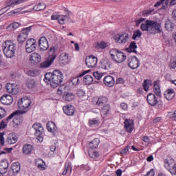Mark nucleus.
I'll return each mask as SVG.
<instances>
[{
    "mask_svg": "<svg viewBox=\"0 0 176 176\" xmlns=\"http://www.w3.org/2000/svg\"><path fill=\"white\" fill-rule=\"evenodd\" d=\"M142 31H146L148 34L151 35H156V34H161L163 29H162V24L157 21L152 20H146L145 21V18H140L135 20L136 27H140Z\"/></svg>",
    "mask_w": 176,
    "mask_h": 176,
    "instance_id": "1",
    "label": "nucleus"
},
{
    "mask_svg": "<svg viewBox=\"0 0 176 176\" xmlns=\"http://www.w3.org/2000/svg\"><path fill=\"white\" fill-rule=\"evenodd\" d=\"M64 80V74L59 70H54L53 73H46L45 74L44 82L50 85L54 89L58 87Z\"/></svg>",
    "mask_w": 176,
    "mask_h": 176,
    "instance_id": "2",
    "label": "nucleus"
},
{
    "mask_svg": "<svg viewBox=\"0 0 176 176\" xmlns=\"http://www.w3.org/2000/svg\"><path fill=\"white\" fill-rule=\"evenodd\" d=\"M24 113H27L26 111L16 110L11 113L7 118V122H10L12 119L13 123V127L17 128L19 126H21V119L20 115H24Z\"/></svg>",
    "mask_w": 176,
    "mask_h": 176,
    "instance_id": "3",
    "label": "nucleus"
},
{
    "mask_svg": "<svg viewBox=\"0 0 176 176\" xmlns=\"http://www.w3.org/2000/svg\"><path fill=\"white\" fill-rule=\"evenodd\" d=\"M3 54L8 58L14 57V54L16 53V45L10 41H6L3 45Z\"/></svg>",
    "mask_w": 176,
    "mask_h": 176,
    "instance_id": "4",
    "label": "nucleus"
},
{
    "mask_svg": "<svg viewBox=\"0 0 176 176\" xmlns=\"http://www.w3.org/2000/svg\"><path fill=\"white\" fill-rule=\"evenodd\" d=\"M109 54L112 60L119 64L123 63L127 58L126 54L119 51L118 49H112L109 52Z\"/></svg>",
    "mask_w": 176,
    "mask_h": 176,
    "instance_id": "5",
    "label": "nucleus"
},
{
    "mask_svg": "<svg viewBox=\"0 0 176 176\" xmlns=\"http://www.w3.org/2000/svg\"><path fill=\"white\" fill-rule=\"evenodd\" d=\"M32 129L35 130L34 135L36 138V140L38 141V142H42L43 141V126H42V124L39 122H36L32 125Z\"/></svg>",
    "mask_w": 176,
    "mask_h": 176,
    "instance_id": "6",
    "label": "nucleus"
},
{
    "mask_svg": "<svg viewBox=\"0 0 176 176\" xmlns=\"http://www.w3.org/2000/svg\"><path fill=\"white\" fill-rule=\"evenodd\" d=\"M98 145H100V139L95 138L91 142H88L87 144V146L88 148V154L91 155H97V151L94 149H97L98 148Z\"/></svg>",
    "mask_w": 176,
    "mask_h": 176,
    "instance_id": "7",
    "label": "nucleus"
},
{
    "mask_svg": "<svg viewBox=\"0 0 176 176\" xmlns=\"http://www.w3.org/2000/svg\"><path fill=\"white\" fill-rule=\"evenodd\" d=\"M113 39L116 43H118L119 45H124L129 42V39H130V38L128 33L124 32L116 34L113 36Z\"/></svg>",
    "mask_w": 176,
    "mask_h": 176,
    "instance_id": "8",
    "label": "nucleus"
},
{
    "mask_svg": "<svg viewBox=\"0 0 176 176\" xmlns=\"http://www.w3.org/2000/svg\"><path fill=\"white\" fill-rule=\"evenodd\" d=\"M26 53H32L36 50V40L34 38H29L25 44Z\"/></svg>",
    "mask_w": 176,
    "mask_h": 176,
    "instance_id": "9",
    "label": "nucleus"
},
{
    "mask_svg": "<svg viewBox=\"0 0 176 176\" xmlns=\"http://www.w3.org/2000/svg\"><path fill=\"white\" fill-rule=\"evenodd\" d=\"M128 65L131 69H137L141 65V62L140 59L136 56H131L128 58Z\"/></svg>",
    "mask_w": 176,
    "mask_h": 176,
    "instance_id": "10",
    "label": "nucleus"
},
{
    "mask_svg": "<svg viewBox=\"0 0 176 176\" xmlns=\"http://www.w3.org/2000/svg\"><path fill=\"white\" fill-rule=\"evenodd\" d=\"M32 102H31V99H30V98L24 97L19 100L18 107L19 109H28Z\"/></svg>",
    "mask_w": 176,
    "mask_h": 176,
    "instance_id": "11",
    "label": "nucleus"
},
{
    "mask_svg": "<svg viewBox=\"0 0 176 176\" xmlns=\"http://www.w3.org/2000/svg\"><path fill=\"white\" fill-rule=\"evenodd\" d=\"M98 61V59L97 57L93 55L87 56L85 60L86 65L88 67V68H96Z\"/></svg>",
    "mask_w": 176,
    "mask_h": 176,
    "instance_id": "12",
    "label": "nucleus"
},
{
    "mask_svg": "<svg viewBox=\"0 0 176 176\" xmlns=\"http://www.w3.org/2000/svg\"><path fill=\"white\" fill-rule=\"evenodd\" d=\"M24 2H28V0H7L6 1V7L3 9H7L9 10L10 7L12 6H17V5H21V3H24Z\"/></svg>",
    "mask_w": 176,
    "mask_h": 176,
    "instance_id": "13",
    "label": "nucleus"
},
{
    "mask_svg": "<svg viewBox=\"0 0 176 176\" xmlns=\"http://www.w3.org/2000/svg\"><path fill=\"white\" fill-rule=\"evenodd\" d=\"M38 46L40 47V50L45 52L49 49V42L47 41V38L46 37L43 36L38 40Z\"/></svg>",
    "mask_w": 176,
    "mask_h": 176,
    "instance_id": "14",
    "label": "nucleus"
},
{
    "mask_svg": "<svg viewBox=\"0 0 176 176\" xmlns=\"http://www.w3.org/2000/svg\"><path fill=\"white\" fill-rule=\"evenodd\" d=\"M6 87L8 93H10V94H17L19 93V87L16 84L8 82Z\"/></svg>",
    "mask_w": 176,
    "mask_h": 176,
    "instance_id": "15",
    "label": "nucleus"
},
{
    "mask_svg": "<svg viewBox=\"0 0 176 176\" xmlns=\"http://www.w3.org/2000/svg\"><path fill=\"white\" fill-rule=\"evenodd\" d=\"M0 102L3 105H10L13 102V97L8 94H4L0 98Z\"/></svg>",
    "mask_w": 176,
    "mask_h": 176,
    "instance_id": "16",
    "label": "nucleus"
},
{
    "mask_svg": "<svg viewBox=\"0 0 176 176\" xmlns=\"http://www.w3.org/2000/svg\"><path fill=\"white\" fill-rule=\"evenodd\" d=\"M146 100L148 104H149V105H151V107H155V105H156L157 102H159V101L157 100V97H156V95L152 93L148 94L147 95Z\"/></svg>",
    "mask_w": 176,
    "mask_h": 176,
    "instance_id": "17",
    "label": "nucleus"
},
{
    "mask_svg": "<svg viewBox=\"0 0 176 176\" xmlns=\"http://www.w3.org/2000/svg\"><path fill=\"white\" fill-rule=\"evenodd\" d=\"M64 113L67 116H74L75 115V107L71 104H67L63 107Z\"/></svg>",
    "mask_w": 176,
    "mask_h": 176,
    "instance_id": "18",
    "label": "nucleus"
},
{
    "mask_svg": "<svg viewBox=\"0 0 176 176\" xmlns=\"http://www.w3.org/2000/svg\"><path fill=\"white\" fill-rule=\"evenodd\" d=\"M41 60L42 56L41 54L36 52L31 54L30 56V61L32 63V64H38V63H41Z\"/></svg>",
    "mask_w": 176,
    "mask_h": 176,
    "instance_id": "19",
    "label": "nucleus"
},
{
    "mask_svg": "<svg viewBox=\"0 0 176 176\" xmlns=\"http://www.w3.org/2000/svg\"><path fill=\"white\" fill-rule=\"evenodd\" d=\"M103 83L108 87H112L115 85V78L112 76H106L104 78Z\"/></svg>",
    "mask_w": 176,
    "mask_h": 176,
    "instance_id": "20",
    "label": "nucleus"
},
{
    "mask_svg": "<svg viewBox=\"0 0 176 176\" xmlns=\"http://www.w3.org/2000/svg\"><path fill=\"white\" fill-rule=\"evenodd\" d=\"M18 140L19 136H17V134L16 133H10V134H8V136L7 138V142L8 144H10V145H12L13 144H16Z\"/></svg>",
    "mask_w": 176,
    "mask_h": 176,
    "instance_id": "21",
    "label": "nucleus"
},
{
    "mask_svg": "<svg viewBox=\"0 0 176 176\" xmlns=\"http://www.w3.org/2000/svg\"><path fill=\"white\" fill-rule=\"evenodd\" d=\"M124 124L127 133H133V129L134 127V121L133 120H125Z\"/></svg>",
    "mask_w": 176,
    "mask_h": 176,
    "instance_id": "22",
    "label": "nucleus"
},
{
    "mask_svg": "<svg viewBox=\"0 0 176 176\" xmlns=\"http://www.w3.org/2000/svg\"><path fill=\"white\" fill-rule=\"evenodd\" d=\"M9 168V162L8 160H4L0 162V173L6 174L8 173V169Z\"/></svg>",
    "mask_w": 176,
    "mask_h": 176,
    "instance_id": "23",
    "label": "nucleus"
},
{
    "mask_svg": "<svg viewBox=\"0 0 176 176\" xmlns=\"http://www.w3.org/2000/svg\"><path fill=\"white\" fill-rule=\"evenodd\" d=\"M153 91L155 93L156 96L160 97L162 96V91L160 90V81L155 80L153 82Z\"/></svg>",
    "mask_w": 176,
    "mask_h": 176,
    "instance_id": "24",
    "label": "nucleus"
},
{
    "mask_svg": "<svg viewBox=\"0 0 176 176\" xmlns=\"http://www.w3.org/2000/svg\"><path fill=\"white\" fill-rule=\"evenodd\" d=\"M110 109H111V107L109 106V104H105L102 107L100 113L103 119H104V118H107V116L109 115Z\"/></svg>",
    "mask_w": 176,
    "mask_h": 176,
    "instance_id": "25",
    "label": "nucleus"
},
{
    "mask_svg": "<svg viewBox=\"0 0 176 176\" xmlns=\"http://www.w3.org/2000/svg\"><path fill=\"white\" fill-rule=\"evenodd\" d=\"M60 62L64 64L65 65L67 64H69V56L68 54L63 52L60 55L59 57Z\"/></svg>",
    "mask_w": 176,
    "mask_h": 176,
    "instance_id": "26",
    "label": "nucleus"
},
{
    "mask_svg": "<svg viewBox=\"0 0 176 176\" xmlns=\"http://www.w3.org/2000/svg\"><path fill=\"white\" fill-rule=\"evenodd\" d=\"M175 96V91L174 89H168L164 92V97L168 101H170V100H173L174 97Z\"/></svg>",
    "mask_w": 176,
    "mask_h": 176,
    "instance_id": "27",
    "label": "nucleus"
},
{
    "mask_svg": "<svg viewBox=\"0 0 176 176\" xmlns=\"http://www.w3.org/2000/svg\"><path fill=\"white\" fill-rule=\"evenodd\" d=\"M68 173H69V174H71V173H72V164L69 162H66L65 164V168H64V170L62 173V175H67V174H68Z\"/></svg>",
    "mask_w": 176,
    "mask_h": 176,
    "instance_id": "28",
    "label": "nucleus"
},
{
    "mask_svg": "<svg viewBox=\"0 0 176 176\" xmlns=\"http://www.w3.org/2000/svg\"><path fill=\"white\" fill-rule=\"evenodd\" d=\"M49 54L50 56L48 58L52 61H54L57 57V51H56V48L54 47H52L50 49Z\"/></svg>",
    "mask_w": 176,
    "mask_h": 176,
    "instance_id": "29",
    "label": "nucleus"
},
{
    "mask_svg": "<svg viewBox=\"0 0 176 176\" xmlns=\"http://www.w3.org/2000/svg\"><path fill=\"white\" fill-rule=\"evenodd\" d=\"M47 129L50 133H54L57 130L56 124L52 121L47 123Z\"/></svg>",
    "mask_w": 176,
    "mask_h": 176,
    "instance_id": "30",
    "label": "nucleus"
},
{
    "mask_svg": "<svg viewBox=\"0 0 176 176\" xmlns=\"http://www.w3.org/2000/svg\"><path fill=\"white\" fill-rule=\"evenodd\" d=\"M53 60H52V59H50L48 58V59H47L46 60H45L44 62H42L40 64V68H42L43 69H45L46 68H49V67H50V65H52V64H53Z\"/></svg>",
    "mask_w": 176,
    "mask_h": 176,
    "instance_id": "31",
    "label": "nucleus"
},
{
    "mask_svg": "<svg viewBox=\"0 0 176 176\" xmlns=\"http://www.w3.org/2000/svg\"><path fill=\"white\" fill-rule=\"evenodd\" d=\"M32 10H35V12H41V10H45L46 9V4L45 3H39L38 4L35 5Z\"/></svg>",
    "mask_w": 176,
    "mask_h": 176,
    "instance_id": "32",
    "label": "nucleus"
},
{
    "mask_svg": "<svg viewBox=\"0 0 176 176\" xmlns=\"http://www.w3.org/2000/svg\"><path fill=\"white\" fill-rule=\"evenodd\" d=\"M34 150V147L31 144H26L23 147V152L25 155H30Z\"/></svg>",
    "mask_w": 176,
    "mask_h": 176,
    "instance_id": "33",
    "label": "nucleus"
},
{
    "mask_svg": "<svg viewBox=\"0 0 176 176\" xmlns=\"http://www.w3.org/2000/svg\"><path fill=\"white\" fill-rule=\"evenodd\" d=\"M63 99L65 101H72V100L75 99V94L74 93H66L63 95Z\"/></svg>",
    "mask_w": 176,
    "mask_h": 176,
    "instance_id": "34",
    "label": "nucleus"
},
{
    "mask_svg": "<svg viewBox=\"0 0 176 176\" xmlns=\"http://www.w3.org/2000/svg\"><path fill=\"white\" fill-rule=\"evenodd\" d=\"M108 102V99L105 96H101L98 99V101L96 102V105L98 107H102L103 105H105Z\"/></svg>",
    "mask_w": 176,
    "mask_h": 176,
    "instance_id": "35",
    "label": "nucleus"
},
{
    "mask_svg": "<svg viewBox=\"0 0 176 176\" xmlns=\"http://www.w3.org/2000/svg\"><path fill=\"white\" fill-rule=\"evenodd\" d=\"M137 43L135 41H133L130 43L129 47L127 48V50L129 53H135L137 54Z\"/></svg>",
    "mask_w": 176,
    "mask_h": 176,
    "instance_id": "36",
    "label": "nucleus"
},
{
    "mask_svg": "<svg viewBox=\"0 0 176 176\" xmlns=\"http://www.w3.org/2000/svg\"><path fill=\"white\" fill-rule=\"evenodd\" d=\"M11 168L12 170L13 174H17V173L20 171L21 166H20V163L15 162L12 164Z\"/></svg>",
    "mask_w": 176,
    "mask_h": 176,
    "instance_id": "37",
    "label": "nucleus"
},
{
    "mask_svg": "<svg viewBox=\"0 0 176 176\" xmlns=\"http://www.w3.org/2000/svg\"><path fill=\"white\" fill-rule=\"evenodd\" d=\"M45 161L42 159H38L36 160V166L39 170H45Z\"/></svg>",
    "mask_w": 176,
    "mask_h": 176,
    "instance_id": "38",
    "label": "nucleus"
},
{
    "mask_svg": "<svg viewBox=\"0 0 176 176\" xmlns=\"http://www.w3.org/2000/svg\"><path fill=\"white\" fill-rule=\"evenodd\" d=\"M19 27L20 23H19L18 22H14L7 27V30L8 31H14V30H17V28H19Z\"/></svg>",
    "mask_w": 176,
    "mask_h": 176,
    "instance_id": "39",
    "label": "nucleus"
},
{
    "mask_svg": "<svg viewBox=\"0 0 176 176\" xmlns=\"http://www.w3.org/2000/svg\"><path fill=\"white\" fill-rule=\"evenodd\" d=\"M93 77L90 75H85L83 77V83L85 85H91L93 83Z\"/></svg>",
    "mask_w": 176,
    "mask_h": 176,
    "instance_id": "40",
    "label": "nucleus"
},
{
    "mask_svg": "<svg viewBox=\"0 0 176 176\" xmlns=\"http://www.w3.org/2000/svg\"><path fill=\"white\" fill-rule=\"evenodd\" d=\"M165 28L166 31H173V30H174V23L170 20L166 21L165 23Z\"/></svg>",
    "mask_w": 176,
    "mask_h": 176,
    "instance_id": "41",
    "label": "nucleus"
},
{
    "mask_svg": "<svg viewBox=\"0 0 176 176\" xmlns=\"http://www.w3.org/2000/svg\"><path fill=\"white\" fill-rule=\"evenodd\" d=\"M82 76H83V75H80L79 76L72 78L69 82L70 85H73V86H78V85L80 83V78H82Z\"/></svg>",
    "mask_w": 176,
    "mask_h": 176,
    "instance_id": "42",
    "label": "nucleus"
},
{
    "mask_svg": "<svg viewBox=\"0 0 176 176\" xmlns=\"http://www.w3.org/2000/svg\"><path fill=\"white\" fill-rule=\"evenodd\" d=\"M26 86L28 89H34V87H36V82L34 80L30 79L27 81Z\"/></svg>",
    "mask_w": 176,
    "mask_h": 176,
    "instance_id": "43",
    "label": "nucleus"
},
{
    "mask_svg": "<svg viewBox=\"0 0 176 176\" xmlns=\"http://www.w3.org/2000/svg\"><path fill=\"white\" fill-rule=\"evenodd\" d=\"M141 35H142V32H141V30H135L133 34L132 39H133L134 41L140 39L141 38Z\"/></svg>",
    "mask_w": 176,
    "mask_h": 176,
    "instance_id": "44",
    "label": "nucleus"
},
{
    "mask_svg": "<svg viewBox=\"0 0 176 176\" xmlns=\"http://www.w3.org/2000/svg\"><path fill=\"white\" fill-rule=\"evenodd\" d=\"M152 80H145L143 83V88L145 91H148L149 90V86H151Z\"/></svg>",
    "mask_w": 176,
    "mask_h": 176,
    "instance_id": "45",
    "label": "nucleus"
},
{
    "mask_svg": "<svg viewBox=\"0 0 176 176\" xmlns=\"http://www.w3.org/2000/svg\"><path fill=\"white\" fill-rule=\"evenodd\" d=\"M150 14H155V9L151 8L142 12V16H144V17H148Z\"/></svg>",
    "mask_w": 176,
    "mask_h": 176,
    "instance_id": "46",
    "label": "nucleus"
},
{
    "mask_svg": "<svg viewBox=\"0 0 176 176\" xmlns=\"http://www.w3.org/2000/svg\"><path fill=\"white\" fill-rule=\"evenodd\" d=\"M96 49H106L108 47V44L104 41H102L100 43H98L97 45H96Z\"/></svg>",
    "mask_w": 176,
    "mask_h": 176,
    "instance_id": "47",
    "label": "nucleus"
},
{
    "mask_svg": "<svg viewBox=\"0 0 176 176\" xmlns=\"http://www.w3.org/2000/svg\"><path fill=\"white\" fill-rule=\"evenodd\" d=\"M32 28V26L23 28L22 30V32L21 33L22 35H26V37L28 38V34L31 32V29Z\"/></svg>",
    "mask_w": 176,
    "mask_h": 176,
    "instance_id": "48",
    "label": "nucleus"
},
{
    "mask_svg": "<svg viewBox=\"0 0 176 176\" xmlns=\"http://www.w3.org/2000/svg\"><path fill=\"white\" fill-rule=\"evenodd\" d=\"M27 35L22 34L21 33L18 36V41L19 43H23L25 42V40L28 38Z\"/></svg>",
    "mask_w": 176,
    "mask_h": 176,
    "instance_id": "49",
    "label": "nucleus"
},
{
    "mask_svg": "<svg viewBox=\"0 0 176 176\" xmlns=\"http://www.w3.org/2000/svg\"><path fill=\"white\" fill-rule=\"evenodd\" d=\"M39 72L38 70H29L27 72L28 76H38Z\"/></svg>",
    "mask_w": 176,
    "mask_h": 176,
    "instance_id": "50",
    "label": "nucleus"
},
{
    "mask_svg": "<svg viewBox=\"0 0 176 176\" xmlns=\"http://www.w3.org/2000/svg\"><path fill=\"white\" fill-rule=\"evenodd\" d=\"M68 19V16L67 15H59V18L58 19V21L59 24H64L65 23V20Z\"/></svg>",
    "mask_w": 176,
    "mask_h": 176,
    "instance_id": "51",
    "label": "nucleus"
},
{
    "mask_svg": "<svg viewBox=\"0 0 176 176\" xmlns=\"http://www.w3.org/2000/svg\"><path fill=\"white\" fill-rule=\"evenodd\" d=\"M26 8H28V6H26L23 8H16L14 10L12 11V13L13 14H19V13H20V12H21V10H23V9H26Z\"/></svg>",
    "mask_w": 176,
    "mask_h": 176,
    "instance_id": "52",
    "label": "nucleus"
},
{
    "mask_svg": "<svg viewBox=\"0 0 176 176\" xmlns=\"http://www.w3.org/2000/svg\"><path fill=\"white\" fill-rule=\"evenodd\" d=\"M93 76H94V78H96V79H97L98 80H100V79H101V78H102V74H101V73H99L98 72H95L93 73Z\"/></svg>",
    "mask_w": 176,
    "mask_h": 176,
    "instance_id": "53",
    "label": "nucleus"
},
{
    "mask_svg": "<svg viewBox=\"0 0 176 176\" xmlns=\"http://www.w3.org/2000/svg\"><path fill=\"white\" fill-rule=\"evenodd\" d=\"M170 69H176V60H170V63L168 65Z\"/></svg>",
    "mask_w": 176,
    "mask_h": 176,
    "instance_id": "54",
    "label": "nucleus"
},
{
    "mask_svg": "<svg viewBox=\"0 0 176 176\" xmlns=\"http://www.w3.org/2000/svg\"><path fill=\"white\" fill-rule=\"evenodd\" d=\"M3 135H5V132L0 133V144H1V145L5 144V138H3Z\"/></svg>",
    "mask_w": 176,
    "mask_h": 176,
    "instance_id": "55",
    "label": "nucleus"
},
{
    "mask_svg": "<svg viewBox=\"0 0 176 176\" xmlns=\"http://www.w3.org/2000/svg\"><path fill=\"white\" fill-rule=\"evenodd\" d=\"M89 123L90 126H94V124H98L100 123V120L94 118L92 120H90L89 121Z\"/></svg>",
    "mask_w": 176,
    "mask_h": 176,
    "instance_id": "56",
    "label": "nucleus"
},
{
    "mask_svg": "<svg viewBox=\"0 0 176 176\" xmlns=\"http://www.w3.org/2000/svg\"><path fill=\"white\" fill-rule=\"evenodd\" d=\"M8 123H9V121L6 120H5L4 121H2L0 123V129H5V127H6V126H8Z\"/></svg>",
    "mask_w": 176,
    "mask_h": 176,
    "instance_id": "57",
    "label": "nucleus"
},
{
    "mask_svg": "<svg viewBox=\"0 0 176 176\" xmlns=\"http://www.w3.org/2000/svg\"><path fill=\"white\" fill-rule=\"evenodd\" d=\"M85 92L83 91V89H78L77 91V96L78 97H83L85 96Z\"/></svg>",
    "mask_w": 176,
    "mask_h": 176,
    "instance_id": "58",
    "label": "nucleus"
},
{
    "mask_svg": "<svg viewBox=\"0 0 176 176\" xmlns=\"http://www.w3.org/2000/svg\"><path fill=\"white\" fill-rule=\"evenodd\" d=\"M12 149H13V148H6V149H4L3 151H1V152L0 153V155H6V153H10L12 152Z\"/></svg>",
    "mask_w": 176,
    "mask_h": 176,
    "instance_id": "59",
    "label": "nucleus"
},
{
    "mask_svg": "<svg viewBox=\"0 0 176 176\" xmlns=\"http://www.w3.org/2000/svg\"><path fill=\"white\" fill-rule=\"evenodd\" d=\"M89 157L90 160H98V157H100L99 155H89Z\"/></svg>",
    "mask_w": 176,
    "mask_h": 176,
    "instance_id": "60",
    "label": "nucleus"
},
{
    "mask_svg": "<svg viewBox=\"0 0 176 176\" xmlns=\"http://www.w3.org/2000/svg\"><path fill=\"white\" fill-rule=\"evenodd\" d=\"M129 148L130 146H127L125 148L122 149L120 151L121 155H125V153H127L129 152V149H130Z\"/></svg>",
    "mask_w": 176,
    "mask_h": 176,
    "instance_id": "61",
    "label": "nucleus"
},
{
    "mask_svg": "<svg viewBox=\"0 0 176 176\" xmlns=\"http://www.w3.org/2000/svg\"><path fill=\"white\" fill-rule=\"evenodd\" d=\"M102 68L103 69H105L106 71H109V69L110 68L109 63H104V65H102Z\"/></svg>",
    "mask_w": 176,
    "mask_h": 176,
    "instance_id": "62",
    "label": "nucleus"
},
{
    "mask_svg": "<svg viewBox=\"0 0 176 176\" xmlns=\"http://www.w3.org/2000/svg\"><path fill=\"white\" fill-rule=\"evenodd\" d=\"M145 176H155V170L151 169L148 171Z\"/></svg>",
    "mask_w": 176,
    "mask_h": 176,
    "instance_id": "63",
    "label": "nucleus"
},
{
    "mask_svg": "<svg viewBox=\"0 0 176 176\" xmlns=\"http://www.w3.org/2000/svg\"><path fill=\"white\" fill-rule=\"evenodd\" d=\"M60 15L54 14L51 16V20H58Z\"/></svg>",
    "mask_w": 176,
    "mask_h": 176,
    "instance_id": "64",
    "label": "nucleus"
}]
</instances>
